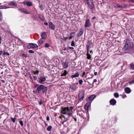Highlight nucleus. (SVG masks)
<instances>
[{"instance_id":"f257e3e1","label":"nucleus","mask_w":134,"mask_h":134,"mask_svg":"<svg viewBox=\"0 0 134 134\" xmlns=\"http://www.w3.org/2000/svg\"><path fill=\"white\" fill-rule=\"evenodd\" d=\"M72 107H70L69 108L68 107L62 108L61 113L63 114L67 115L68 116H71L72 113Z\"/></svg>"},{"instance_id":"f03ea898","label":"nucleus","mask_w":134,"mask_h":134,"mask_svg":"<svg viewBox=\"0 0 134 134\" xmlns=\"http://www.w3.org/2000/svg\"><path fill=\"white\" fill-rule=\"evenodd\" d=\"M133 47V43L129 40H127L125 43L124 49L125 50H131Z\"/></svg>"},{"instance_id":"7ed1b4c3","label":"nucleus","mask_w":134,"mask_h":134,"mask_svg":"<svg viewBox=\"0 0 134 134\" xmlns=\"http://www.w3.org/2000/svg\"><path fill=\"white\" fill-rule=\"evenodd\" d=\"M48 88L42 85H39L37 88L36 89V91H40L42 90L43 93H46L47 91Z\"/></svg>"},{"instance_id":"20e7f679","label":"nucleus","mask_w":134,"mask_h":134,"mask_svg":"<svg viewBox=\"0 0 134 134\" xmlns=\"http://www.w3.org/2000/svg\"><path fill=\"white\" fill-rule=\"evenodd\" d=\"M92 47H93V44L92 42L89 41H88L86 45L87 53H88L89 49Z\"/></svg>"},{"instance_id":"39448f33","label":"nucleus","mask_w":134,"mask_h":134,"mask_svg":"<svg viewBox=\"0 0 134 134\" xmlns=\"http://www.w3.org/2000/svg\"><path fill=\"white\" fill-rule=\"evenodd\" d=\"M84 97V92H81L79 93L78 97L79 100L82 101Z\"/></svg>"},{"instance_id":"423d86ee","label":"nucleus","mask_w":134,"mask_h":134,"mask_svg":"<svg viewBox=\"0 0 134 134\" xmlns=\"http://www.w3.org/2000/svg\"><path fill=\"white\" fill-rule=\"evenodd\" d=\"M89 0H87V3L89 8L91 9H93L94 8V4L92 2H89Z\"/></svg>"},{"instance_id":"0eeeda50","label":"nucleus","mask_w":134,"mask_h":134,"mask_svg":"<svg viewBox=\"0 0 134 134\" xmlns=\"http://www.w3.org/2000/svg\"><path fill=\"white\" fill-rule=\"evenodd\" d=\"M91 25L90 21L89 19H86L85 25V27H89L91 26Z\"/></svg>"},{"instance_id":"6e6552de","label":"nucleus","mask_w":134,"mask_h":134,"mask_svg":"<svg viewBox=\"0 0 134 134\" xmlns=\"http://www.w3.org/2000/svg\"><path fill=\"white\" fill-rule=\"evenodd\" d=\"M39 81V82L41 84H43V82L44 81L46 80V79L45 77H43L42 76H40L38 78Z\"/></svg>"},{"instance_id":"1a4fd4ad","label":"nucleus","mask_w":134,"mask_h":134,"mask_svg":"<svg viewBox=\"0 0 134 134\" xmlns=\"http://www.w3.org/2000/svg\"><path fill=\"white\" fill-rule=\"evenodd\" d=\"M49 26L50 29L54 30L55 29V26L51 22H50L49 23Z\"/></svg>"},{"instance_id":"9d476101","label":"nucleus","mask_w":134,"mask_h":134,"mask_svg":"<svg viewBox=\"0 0 134 134\" xmlns=\"http://www.w3.org/2000/svg\"><path fill=\"white\" fill-rule=\"evenodd\" d=\"M96 97V96L94 94L91 95L86 100L88 102L92 101Z\"/></svg>"},{"instance_id":"9b49d317","label":"nucleus","mask_w":134,"mask_h":134,"mask_svg":"<svg viewBox=\"0 0 134 134\" xmlns=\"http://www.w3.org/2000/svg\"><path fill=\"white\" fill-rule=\"evenodd\" d=\"M68 63L66 61L65 62L62 63L63 67L64 69L67 68L68 66Z\"/></svg>"},{"instance_id":"f8f14e48","label":"nucleus","mask_w":134,"mask_h":134,"mask_svg":"<svg viewBox=\"0 0 134 134\" xmlns=\"http://www.w3.org/2000/svg\"><path fill=\"white\" fill-rule=\"evenodd\" d=\"M83 30L82 29H81L79 32L77 34V36L78 37H80L83 34Z\"/></svg>"},{"instance_id":"ddd939ff","label":"nucleus","mask_w":134,"mask_h":134,"mask_svg":"<svg viewBox=\"0 0 134 134\" xmlns=\"http://www.w3.org/2000/svg\"><path fill=\"white\" fill-rule=\"evenodd\" d=\"M116 102L114 99H111L110 101V103L111 105H114L116 103Z\"/></svg>"},{"instance_id":"4468645a","label":"nucleus","mask_w":134,"mask_h":134,"mask_svg":"<svg viewBox=\"0 0 134 134\" xmlns=\"http://www.w3.org/2000/svg\"><path fill=\"white\" fill-rule=\"evenodd\" d=\"M124 91L126 93L129 94L131 92V90L130 88L128 87H126L125 88Z\"/></svg>"},{"instance_id":"2eb2a0df","label":"nucleus","mask_w":134,"mask_h":134,"mask_svg":"<svg viewBox=\"0 0 134 134\" xmlns=\"http://www.w3.org/2000/svg\"><path fill=\"white\" fill-rule=\"evenodd\" d=\"M117 7V8L120 9H123L126 7V5H118Z\"/></svg>"},{"instance_id":"dca6fc26","label":"nucleus","mask_w":134,"mask_h":134,"mask_svg":"<svg viewBox=\"0 0 134 134\" xmlns=\"http://www.w3.org/2000/svg\"><path fill=\"white\" fill-rule=\"evenodd\" d=\"M70 87L71 90H75L76 88V86L74 84L70 85Z\"/></svg>"},{"instance_id":"f3484780","label":"nucleus","mask_w":134,"mask_h":134,"mask_svg":"<svg viewBox=\"0 0 134 134\" xmlns=\"http://www.w3.org/2000/svg\"><path fill=\"white\" fill-rule=\"evenodd\" d=\"M19 10L20 11L24 12L25 14H29V12L27 10L25 9L24 8H19Z\"/></svg>"},{"instance_id":"a211bd4d","label":"nucleus","mask_w":134,"mask_h":134,"mask_svg":"<svg viewBox=\"0 0 134 134\" xmlns=\"http://www.w3.org/2000/svg\"><path fill=\"white\" fill-rule=\"evenodd\" d=\"M38 17L42 21H43L45 20L44 17L43 15L41 14L39 15Z\"/></svg>"},{"instance_id":"6ab92c4d","label":"nucleus","mask_w":134,"mask_h":134,"mask_svg":"<svg viewBox=\"0 0 134 134\" xmlns=\"http://www.w3.org/2000/svg\"><path fill=\"white\" fill-rule=\"evenodd\" d=\"M41 36L42 37L41 38L44 39H46L47 37V35L45 32H44L42 34Z\"/></svg>"},{"instance_id":"aec40b11","label":"nucleus","mask_w":134,"mask_h":134,"mask_svg":"<svg viewBox=\"0 0 134 134\" xmlns=\"http://www.w3.org/2000/svg\"><path fill=\"white\" fill-rule=\"evenodd\" d=\"M79 72H76L74 74L72 75L71 77L72 78L78 77L79 76Z\"/></svg>"},{"instance_id":"412c9836","label":"nucleus","mask_w":134,"mask_h":134,"mask_svg":"<svg viewBox=\"0 0 134 134\" xmlns=\"http://www.w3.org/2000/svg\"><path fill=\"white\" fill-rule=\"evenodd\" d=\"M130 69L134 70V63H131L130 64Z\"/></svg>"},{"instance_id":"4be33fe9","label":"nucleus","mask_w":134,"mask_h":134,"mask_svg":"<svg viewBox=\"0 0 134 134\" xmlns=\"http://www.w3.org/2000/svg\"><path fill=\"white\" fill-rule=\"evenodd\" d=\"M9 4L10 5H13L14 6H16L17 5V4L14 1L10 2Z\"/></svg>"},{"instance_id":"5701e85b","label":"nucleus","mask_w":134,"mask_h":134,"mask_svg":"<svg viewBox=\"0 0 134 134\" xmlns=\"http://www.w3.org/2000/svg\"><path fill=\"white\" fill-rule=\"evenodd\" d=\"M29 44L32 45V47L33 48H37L38 47V45L37 44L35 43H30Z\"/></svg>"},{"instance_id":"b1692460","label":"nucleus","mask_w":134,"mask_h":134,"mask_svg":"<svg viewBox=\"0 0 134 134\" xmlns=\"http://www.w3.org/2000/svg\"><path fill=\"white\" fill-rule=\"evenodd\" d=\"M68 74V72L66 71V70H65L64 71L63 73H62L61 74V76H66Z\"/></svg>"},{"instance_id":"393cba45","label":"nucleus","mask_w":134,"mask_h":134,"mask_svg":"<svg viewBox=\"0 0 134 134\" xmlns=\"http://www.w3.org/2000/svg\"><path fill=\"white\" fill-rule=\"evenodd\" d=\"M62 117H63V118H65V119L64 120V122H65L67 121L69 119V117L70 116H68L67 117V118H65V116L62 115Z\"/></svg>"},{"instance_id":"a878e982","label":"nucleus","mask_w":134,"mask_h":134,"mask_svg":"<svg viewBox=\"0 0 134 134\" xmlns=\"http://www.w3.org/2000/svg\"><path fill=\"white\" fill-rule=\"evenodd\" d=\"M26 5L28 6H31L32 5V3L30 2H27L26 3Z\"/></svg>"},{"instance_id":"bb28decb","label":"nucleus","mask_w":134,"mask_h":134,"mask_svg":"<svg viewBox=\"0 0 134 134\" xmlns=\"http://www.w3.org/2000/svg\"><path fill=\"white\" fill-rule=\"evenodd\" d=\"M87 58L88 59H90L91 58V55L88 53H87Z\"/></svg>"},{"instance_id":"cd10ccee","label":"nucleus","mask_w":134,"mask_h":134,"mask_svg":"<svg viewBox=\"0 0 134 134\" xmlns=\"http://www.w3.org/2000/svg\"><path fill=\"white\" fill-rule=\"evenodd\" d=\"M10 8L9 7H7L5 6H2L0 7V9H5Z\"/></svg>"},{"instance_id":"c85d7f7f","label":"nucleus","mask_w":134,"mask_h":134,"mask_svg":"<svg viewBox=\"0 0 134 134\" xmlns=\"http://www.w3.org/2000/svg\"><path fill=\"white\" fill-rule=\"evenodd\" d=\"M114 96L116 98H118L119 96L118 93H115L114 94Z\"/></svg>"},{"instance_id":"c756f323","label":"nucleus","mask_w":134,"mask_h":134,"mask_svg":"<svg viewBox=\"0 0 134 134\" xmlns=\"http://www.w3.org/2000/svg\"><path fill=\"white\" fill-rule=\"evenodd\" d=\"M90 104L89 103H87L85 106V107L86 109L88 108Z\"/></svg>"},{"instance_id":"7c9ffc66","label":"nucleus","mask_w":134,"mask_h":134,"mask_svg":"<svg viewBox=\"0 0 134 134\" xmlns=\"http://www.w3.org/2000/svg\"><path fill=\"white\" fill-rule=\"evenodd\" d=\"M38 42L40 44H41L43 43V42L42 39L41 38L40 40L38 41Z\"/></svg>"},{"instance_id":"2f4dec72","label":"nucleus","mask_w":134,"mask_h":134,"mask_svg":"<svg viewBox=\"0 0 134 134\" xmlns=\"http://www.w3.org/2000/svg\"><path fill=\"white\" fill-rule=\"evenodd\" d=\"M52 128V127L51 126H49L47 129V131H50L51 130V129Z\"/></svg>"},{"instance_id":"473e14b6","label":"nucleus","mask_w":134,"mask_h":134,"mask_svg":"<svg viewBox=\"0 0 134 134\" xmlns=\"http://www.w3.org/2000/svg\"><path fill=\"white\" fill-rule=\"evenodd\" d=\"M3 55H9V54L8 52L4 51L3 53Z\"/></svg>"},{"instance_id":"72a5a7b5","label":"nucleus","mask_w":134,"mask_h":134,"mask_svg":"<svg viewBox=\"0 0 134 134\" xmlns=\"http://www.w3.org/2000/svg\"><path fill=\"white\" fill-rule=\"evenodd\" d=\"M39 71L38 70H37L36 71H34L33 72L34 73V75H36V74H38L39 73Z\"/></svg>"},{"instance_id":"f704fd0d","label":"nucleus","mask_w":134,"mask_h":134,"mask_svg":"<svg viewBox=\"0 0 134 134\" xmlns=\"http://www.w3.org/2000/svg\"><path fill=\"white\" fill-rule=\"evenodd\" d=\"M10 119H11V120H12V122H15V120L16 119V118H13L12 117H11L10 118Z\"/></svg>"},{"instance_id":"c9c22d12","label":"nucleus","mask_w":134,"mask_h":134,"mask_svg":"<svg viewBox=\"0 0 134 134\" xmlns=\"http://www.w3.org/2000/svg\"><path fill=\"white\" fill-rule=\"evenodd\" d=\"M2 19V14L1 12L0 11V21H1Z\"/></svg>"},{"instance_id":"e433bc0d","label":"nucleus","mask_w":134,"mask_h":134,"mask_svg":"<svg viewBox=\"0 0 134 134\" xmlns=\"http://www.w3.org/2000/svg\"><path fill=\"white\" fill-rule=\"evenodd\" d=\"M50 46V44L48 43H46L45 45V46L46 48L49 47Z\"/></svg>"},{"instance_id":"4c0bfd02","label":"nucleus","mask_w":134,"mask_h":134,"mask_svg":"<svg viewBox=\"0 0 134 134\" xmlns=\"http://www.w3.org/2000/svg\"><path fill=\"white\" fill-rule=\"evenodd\" d=\"M71 46H75V42L74 41H72L71 42Z\"/></svg>"},{"instance_id":"58836bf2","label":"nucleus","mask_w":134,"mask_h":134,"mask_svg":"<svg viewBox=\"0 0 134 134\" xmlns=\"http://www.w3.org/2000/svg\"><path fill=\"white\" fill-rule=\"evenodd\" d=\"M79 83L81 85H82V84L83 81L82 80H80L79 81Z\"/></svg>"},{"instance_id":"ea45409f","label":"nucleus","mask_w":134,"mask_h":134,"mask_svg":"<svg viewBox=\"0 0 134 134\" xmlns=\"http://www.w3.org/2000/svg\"><path fill=\"white\" fill-rule=\"evenodd\" d=\"M129 83L130 85L134 83V80H132L131 81H130L129 82Z\"/></svg>"},{"instance_id":"a19ab883","label":"nucleus","mask_w":134,"mask_h":134,"mask_svg":"<svg viewBox=\"0 0 134 134\" xmlns=\"http://www.w3.org/2000/svg\"><path fill=\"white\" fill-rule=\"evenodd\" d=\"M29 53H34V52L32 50H29Z\"/></svg>"},{"instance_id":"79ce46f5","label":"nucleus","mask_w":134,"mask_h":134,"mask_svg":"<svg viewBox=\"0 0 134 134\" xmlns=\"http://www.w3.org/2000/svg\"><path fill=\"white\" fill-rule=\"evenodd\" d=\"M19 123L21 126H22L23 125V123L22 121H19Z\"/></svg>"},{"instance_id":"37998d69","label":"nucleus","mask_w":134,"mask_h":134,"mask_svg":"<svg viewBox=\"0 0 134 134\" xmlns=\"http://www.w3.org/2000/svg\"><path fill=\"white\" fill-rule=\"evenodd\" d=\"M39 86V85L37 84H35L34 85V87L35 88H37L38 87V86Z\"/></svg>"},{"instance_id":"c03bdc74","label":"nucleus","mask_w":134,"mask_h":134,"mask_svg":"<svg viewBox=\"0 0 134 134\" xmlns=\"http://www.w3.org/2000/svg\"><path fill=\"white\" fill-rule=\"evenodd\" d=\"M22 55L23 57H25V58H26L27 57V56L26 55L25 53H23L22 54Z\"/></svg>"},{"instance_id":"a18cd8bd","label":"nucleus","mask_w":134,"mask_h":134,"mask_svg":"<svg viewBox=\"0 0 134 134\" xmlns=\"http://www.w3.org/2000/svg\"><path fill=\"white\" fill-rule=\"evenodd\" d=\"M32 47V46L30 45H29L27 46V48L29 49H30Z\"/></svg>"},{"instance_id":"49530a36","label":"nucleus","mask_w":134,"mask_h":134,"mask_svg":"<svg viewBox=\"0 0 134 134\" xmlns=\"http://www.w3.org/2000/svg\"><path fill=\"white\" fill-rule=\"evenodd\" d=\"M34 78V80H36L37 79V77L36 76H33Z\"/></svg>"},{"instance_id":"de8ad7c7","label":"nucleus","mask_w":134,"mask_h":134,"mask_svg":"<svg viewBox=\"0 0 134 134\" xmlns=\"http://www.w3.org/2000/svg\"><path fill=\"white\" fill-rule=\"evenodd\" d=\"M72 118H74V120H75V121H77V119H76V118H75L74 117V116H73L72 115L71 116Z\"/></svg>"},{"instance_id":"09e8293b","label":"nucleus","mask_w":134,"mask_h":134,"mask_svg":"<svg viewBox=\"0 0 134 134\" xmlns=\"http://www.w3.org/2000/svg\"><path fill=\"white\" fill-rule=\"evenodd\" d=\"M75 34V32H71L70 34V35L71 36H72V35Z\"/></svg>"},{"instance_id":"8fccbe9b","label":"nucleus","mask_w":134,"mask_h":134,"mask_svg":"<svg viewBox=\"0 0 134 134\" xmlns=\"http://www.w3.org/2000/svg\"><path fill=\"white\" fill-rule=\"evenodd\" d=\"M46 119L47 121H49V116H47L46 117Z\"/></svg>"},{"instance_id":"3c124183","label":"nucleus","mask_w":134,"mask_h":134,"mask_svg":"<svg viewBox=\"0 0 134 134\" xmlns=\"http://www.w3.org/2000/svg\"><path fill=\"white\" fill-rule=\"evenodd\" d=\"M97 81V79H94L93 80V81L92 83V84H93L94 82H96Z\"/></svg>"},{"instance_id":"603ef678","label":"nucleus","mask_w":134,"mask_h":134,"mask_svg":"<svg viewBox=\"0 0 134 134\" xmlns=\"http://www.w3.org/2000/svg\"><path fill=\"white\" fill-rule=\"evenodd\" d=\"M85 72L84 71L82 74V77H83L84 75H85Z\"/></svg>"},{"instance_id":"864d4df0","label":"nucleus","mask_w":134,"mask_h":134,"mask_svg":"<svg viewBox=\"0 0 134 134\" xmlns=\"http://www.w3.org/2000/svg\"><path fill=\"white\" fill-rule=\"evenodd\" d=\"M3 53V52L2 51H0V55H1L2 53Z\"/></svg>"},{"instance_id":"5fc2aeb1","label":"nucleus","mask_w":134,"mask_h":134,"mask_svg":"<svg viewBox=\"0 0 134 134\" xmlns=\"http://www.w3.org/2000/svg\"><path fill=\"white\" fill-rule=\"evenodd\" d=\"M44 24L46 25H48V23L47 22H44Z\"/></svg>"},{"instance_id":"6e6d98bb","label":"nucleus","mask_w":134,"mask_h":134,"mask_svg":"<svg viewBox=\"0 0 134 134\" xmlns=\"http://www.w3.org/2000/svg\"><path fill=\"white\" fill-rule=\"evenodd\" d=\"M69 48L70 49H74V48L72 47H70Z\"/></svg>"},{"instance_id":"4d7b16f0","label":"nucleus","mask_w":134,"mask_h":134,"mask_svg":"<svg viewBox=\"0 0 134 134\" xmlns=\"http://www.w3.org/2000/svg\"><path fill=\"white\" fill-rule=\"evenodd\" d=\"M126 97V95H125L123 96H122V97L123 98H125Z\"/></svg>"},{"instance_id":"13d9d810","label":"nucleus","mask_w":134,"mask_h":134,"mask_svg":"<svg viewBox=\"0 0 134 134\" xmlns=\"http://www.w3.org/2000/svg\"><path fill=\"white\" fill-rule=\"evenodd\" d=\"M94 74L95 75H96L97 74V72H95L94 73Z\"/></svg>"},{"instance_id":"bf43d9fd","label":"nucleus","mask_w":134,"mask_h":134,"mask_svg":"<svg viewBox=\"0 0 134 134\" xmlns=\"http://www.w3.org/2000/svg\"><path fill=\"white\" fill-rule=\"evenodd\" d=\"M64 40H66L68 38L67 37H64Z\"/></svg>"},{"instance_id":"052dcab7","label":"nucleus","mask_w":134,"mask_h":134,"mask_svg":"<svg viewBox=\"0 0 134 134\" xmlns=\"http://www.w3.org/2000/svg\"><path fill=\"white\" fill-rule=\"evenodd\" d=\"M72 38V36H71L70 35V37L69 39H71Z\"/></svg>"},{"instance_id":"680f3d73","label":"nucleus","mask_w":134,"mask_h":134,"mask_svg":"<svg viewBox=\"0 0 134 134\" xmlns=\"http://www.w3.org/2000/svg\"><path fill=\"white\" fill-rule=\"evenodd\" d=\"M29 77H30V79H33V78H32V76H29Z\"/></svg>"},{"instance_id":"e2e57ef3","label":"nucleus","mask_w":134,"mask_h":134,"mask_svg":"<svg viewBox=\"0 0 134 134\" xmlns=\"http://www.w3.org/2000/svg\"><path fill=\"white\" fill-rule=\"evenodd\" d=\"M42 103V102L41 101V102H39V104L40 105H41V104Z\"/></svg>"},{"instance_id":"0e129e2a","label":"nucleus","mask_w":134,"mask_h":134,"mask_svg":"<svg viewBox=\"0 0 134 134\" xmlns=\"http://www.w3.org/2000/svg\"><path fill=\"white\" fill-rule=\"evenodd\" d=\"M2 81L3 83L5 82V81L3 80H2Z\"/></svg>"},{"instance_id":"69168bd1","label":"nucleus","mask_w":134,"mask_h":134,"mask_svg":"<svg viewBox=\"0 0 134 134\" xmlns=\"http://www.w3.org/2000/svg\"><path fill=\"white\" fill-rule=\"evenodd\" d=\"M42 7V5H40L39 6V7L40 8H41Z\"/></svg>"},{"instance_id":"338daca9","label":"nucleus","mask_w":134,"mask_h":134,"mask_svg":"<svg viewBox=\"0 0 134 134\" xmlns=\"http://www.w3.org/2000/svg\"><path fill=\"white\" fill-rule=\"evenodd\" d=\"M96 18L95 17H94L92 18V19H94Z\"/></svg>"},{"instance_id":"774afa93","label":"nucleus","mask_w":134,"mask_h":134,"mask_svg":"<svg viewBox=\"0 0 134 134\" xmlns=\"http://www.w3.org/2000/svg\"><path fill=\"white\" fill-rule=\"evenodd\" d=\"M44 124H45L46 125V126H47V124L46 123V122H44Z\"/></svg>"}]
</instances>
